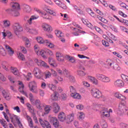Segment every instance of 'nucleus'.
Returning <instances> with one entry per match:
<instances>
[{"mask_svg":"<svg viewBox=\"0 0 128 128\" xmlns=\"http://www.w3.org/2000/svg\"><path fill=\"white\" fill-rule=\"evenodd\" d=\"M16 122L20 128H24V126H22V123L20 122V118L18 117L16 118Z\"/></svg>","mask_w":128,"mask_h":128,"instance_id":"obj_59","label":"nucleus"},{"mask_svg":"<svg viewBox=\"0 0 128 128\" xmlns=\"http://www.w3.org/2000/svg\"><path fill=\"white\" fill-rule=\"evenodd\" d=\"M60 98L62 100H66V98H68V96L66 94H62L60 97Z\"/></svg>","mask_w":128,"mask_h":128,"instance_id":"obj_62","label":"nucleus"},{"mask_svg":"<svg viewBox=\"0 0 128 128\" xmlns=\"http://www.w3.org/2000/svg\"><path fill=\"white\" fill-rule=\"evenodd\" d=\"M74 120V113L68 114L66 116V124H70Z\"/></svg>","mask_w":128,"mask_h":128,"instance_id":"obj_20","label":"nucleus"},{"mask_svg":"<svg viewBox=\"0 0 128 128\" xmlns=\"http://www.w3.org/2000/svg\"><path fill=\"white\" fill-rule=\"evenodd\" d=\"M91 94L95 98H102V92L96 88H93L91 90Z\"/></svg>","mask_w":128,"mask_h":128,"instance_id":"obj_8","label":"nucleus"},{"mask_svg":"<svg viewBox=\"0 0 128 128\" xmlns=\"http://www.w3.org/2000/svg\"><path fill=\"white\" fill-rule=\"evenodd\" d=\"M24 12H27V14H30L32 12V8L28 4H24Z\"/></svg>","mask_w":128,"mask_h":128,"instance_id":"obj_34","label":"nucleus"},{"mask_svg":"<svg viewBox=\"0 0 128 128\" xmlns=\"http://www.w3.org/2000/svg\"><path fill=\"white\" fill-rule=\"evenodd\" d=\"M0 54L2 56H6V50H4V47L2 46H0Z\"/></svg>","mask_w":128,"mask_h":128,"instance_id":"obj_47","label":"nucleus"},{"mask_svg":"<svg viewBox=\"0 0 128 128\" xmlns=\"http://www.w3.org/2000/svg\"><path fill=\"white\" fill-rule=\"evenodd\" d=\"M18 50H20L23 54H28V50H26V48H24V46H20L18 48Z\"/></svg>","mask_w":128,"mask_h":128,"instance_id":"obj_41","label":"nucleus"},{"mask_svg":"<svg viewBox=\"0 0 128 128\" xmlns=\"http://www.w3.org/2000/svg\"><path fill=\"white\" fill-rule=\"evenodd\" d=\"M87 12L90 16H92V18H96V14L90 8H87L86 10Z\"/></svg>","mask_w":128,"mask_h":128,"instance_id":"obj_36","label":"nucleus"},{"mask_svg":"<svg viewBox=\"0 0 128 128\" xmlns=\"http://www.w3.org/2000/svg\"><path fill=\"white\" fill-rule=\"evenodd\" d=\"M112 113V109H109V110L105 109L100 112V116L104 118H110Z\"/></svg>","mask_w":128,"mask_h":128,"instance_id":"obj_14","label":"nucleus"},{"mask_svg":"<svg viewBox=\"0 0 128 128\" xmlns=\"http://www.w3.org/2000/svg\"><path fill=\"white\" fill-rule=\"evenodd\" d=\"M34 48L35 54H36L38 56H42L43 58H48L47 56H54V52L48 48H44L40 50L38 45L36 44Z\"/></svg>","mask_w":128,"mask_h":128,"instance_id":"obj_1","label":"nucleus"},{"mask_svg":"<svg viewBox=\"0 0 128 128\" xmlns=\"http://www.w3.org/2000/svg\"><path fill=\"white\" fill-rule=\"evenodd\" d=\"M36 40L38 42V44H45L47 48H56V45L54 44V43L50 42V41L48 40H44V38L40 36H38L36 38Z\"/></svg>","mask_w":128,"mask_h":128,"instance_id":"obj_3","label":"nucleus"},{"mask_svg":"<svg viewBox=\"0 0 128 128\" xmlns=\"http://www.w3.org/2000/svg\"><path fill=\"white\" fill-rule=\"evenodd\" d=\"M96 77L98 80L102 82H105L106 84H108L112 80L110 77L100 74H96Z\"/></svg>","mask_w":128,"mask_h":128,"instance_id":"obj_6","label":"nucleus"},{"mask_svg":"<svg viewBox=\"0 0 128 128\" xmlns=\"http://www.w3.org/2000/svg\"><path fill=\"white\" fill-rule=\"evenodd\" d=\"M67 58H68V60L72 64H76V58L74 56H66Z\"/></svg>","mask_w":128,"mask_h":128,"instance_id":"obj_44","label":"nucleus"},{"mask_svg":"<svg viewBox=\"0 0 128 128\" xmlns=\"http://www.w3.org/2000/svg\"><path fill=\"white\" fill-rule=\"evenodd\" d=\"M120 126L122 128H128V124L125 123L120 124Z\"/></svg>","mask_w":128,"mask_h":128,"instance_id":"obj_64","label":"nucleus"},{"mask_svg":"<svg viewBox=\"0 0 128 128\" xmlns=\"http://www.w3.org/2000/svg\"><path fill=\"white\" fill-rule=\"evenodd\" d=\"M3 26L4 28H10V21L8 20H3Z\"/></svg>","mask_w":128,"mask_h":128,"instance_id":"obj_38","label":"nucleus"},{"mask_svg":"<svg viewBox=\"0 0 128 128\" xmlns=\"http://www.w3.org/2000/svg\"><path fill=\"white\" fill-rule=\"evenodd\" d=\"M128 110V108L126 104L122 103L119 104L118 106V112L120 114H126Z\"/></svg>","mask_w":128,"mask_h":128,"instance_id":"obj_12","label":"nucleus"},{"mask_svg":"<svg viewBox=\"0 0 128 128\" xmlns=\"http://www.w3.org/2000/svg\"><path fill=\"white\" fill-rule=\"evenodd\" d=\"M39 16L38 15H33L30 18L29 16L26 15L24 16V22H27L28 24L30 26L32 24V20H38Z\"/></svg>","mask_w":128,"mask_h":128,"instance_id":"obj_9","label":"nucleus"},{"mask_svg":"<svg viewBox=\"0 0 128 128\" xmlns=\"http://www.w3.org/2000/svg\"><path fill=\"white\" fill-rule=\"evenodd\" d=\"M52 110L54 114H58L60 112V106L57 103H54L52 106Z\"/></svg>","mask_w":128,"mask_h":128,"instance_id":"obj_27","label":"nucleus"},{"mask_svg":"<svg viewBox=\"0 0 128 128\" xmlns=\"http://www.w3.org/2000/svg\"><path fill=\"white\" fill-rule=\"evenodd\" d=\"M100 126L102 128H108V122L105 121L102 122H100Z\"/></svg>","mask_w":128,"mask_h":128,"instance_id":"obj_51","label":"nucleus"},{"mask_svg":"<svg viewBox=\"0 0 128 128\" xmlns=\"http://www.w3.org/2000/svg\"><path fill=\"white\" fill-rule=\"evenodd\" d=\"M69 90L71 94H74L76 92V86H69Z\"/></svg>","mask_w":128,"mask_h":128,"instance_id":"obj_42","label":"nucleus"},{"mask_svg":"<svg viewBox=\"0 0 128 128\" xmlns=\"http://www.w3.org/2000/svg\"><path fill=\"white\" fill-rule=\"evenodd\" d=\"M42 28L45 32H52V28L48 24L44 23L42 26Z\"/></svg>","mask_w":128,"mask_h":128,"instance_id":"obj_17","label":"nucleus"},{"mask_svg":"<svg viewBox=\"0 0 128 128\" xmlns=\"http://www.w3.org/2000/svg\"><path fill=\"white\" fill-rule=\"evenodd\" d=\"M44 112L42 114V116H44L48 114H50V112L52 110V108L50 105H45L44 107Z\"/></svg>","mask_w":128,"mask_h":128,"instance_id":"obj_18","label":"nucleus"},{"mask_svg":"<svg viewBox=\"0 0 128 128\" xmlns=\"http://www.w3.org/2000/svg\"><path fill=\"white\" fill-rule=\"evenodd\" d=\"M82 126L83 128H90V123H88V122L84 121L82 123Z\"/></svg>","mask_w":128,"mask_h":128,"instance_id":"obj_55","label":"nucleus"},{"mask_svg":"<svg viewBox=\"0 0 128 128\" xmlns=\"http://www.w3.org/2000/svg\"><path fill=\"white\" fill-rule=\"evenodd\" d=\"M48 88L51 90H56V86L52 84H49L48 85Z\"/></svg>","mask_w":128,"mask_h":128,"instance_id":"obj_61","label":"nucleus"},{"mask_svg":"<svg viewBox=\"0 0 128 128\" xmlns=\"http://www.w3.org/2000/svg\"><path fill=\"white\" fill-rule=\"evenodd\" d=\"M54 2L58 6H64V4L60 0H54Z\"/></svg>","mask_w":128,"mask_h":128,"instance_id":"obj_53","label":"nucleus"},{"mask_svg":"<svg viewBox=\"0 0 128 128\" xmlns=\"http://www.w3.org/2000/svg\"><path fill=\"white\" fill-rule=\"evenodd\" d=\"M26 106L29 110L30 112L32 114H36V110L30 105V104L28 103L26 104Z\"/></svg>","mask_w":128,"mask_h":128,"instance_id":"obj_30","label":"nucleus"},{"mask_svg":"<svg viewBox=\"0 0 128 128\" xmlns=\"http://www.w3.org/2000/svg\"><path fill=\"white\" fill-rule=\"evenodd\" d=\"M77 118L79 120H84V113L82 112H78Z\"/></svg>","mask_w":128,"mask_h":128,"instance_id":"obj_31","label":"nucleus"},{"mask_svg":"<svg viewBox=\"0 0 128 128\" xmlns=\"http://www.w3.org/2000/svg\"><path fill=\"white\" fill-rule=\"evenodd\" d=\"M114 17L116 18V20H118L119 22H122V24H126V26H128V20H122L120 21V18H118L116 17V16H114Z\"/></svg>","mask_w":128,"mask_h":128,"instance_id":"obj_52","label":"nucleus"},{"mask_svg":"<svg viewBox=\"0 0 128 128\" xmlns=\"http://www.w3.org/2000/svg\"><path fill=\"white\" fill-rule=\"evenodd\" d=\"M5 12H8V14H11L12 16H16V14L12 12V8L6 9L5 10Z\"/></svg>","mask_w":128,"mask_h":128,"instance_id":"obj_45","label":"nucleus"},{"mask_svg":"<svg viewBox=\"0 0 128 128\" xmlns=\"http://www.w3.org/2000/svg\"><path fill=\"white\" fill-rule=\"evenodd\" d=\"M5 48L6 50H8V52L9 56H12L14 54V50H12V48H10L8 45H6Z\"/></svg>","mask_w":128,"mask_h":128,"instance_id":"obj_33","label":"nucleus"},{"mask_svg":"<svg viewBox=\"0 0 128 128\" xmlns=\"http://www.w3.org/2000/svg\"><path fill=\"white\" fill-rule=\"evenodd\" d=\"M96 18H98V20L102 21V22H104V23L108 22V20H106L104 18L98 15L96 16Z\"/></svg>","mask_w":128,"mask_h":128,"instance_id":"obj_56","label":"nucleus"},{"mask_svg":"<svg viewBox=\"0 0 128 128\" xmlns=\"http://www.w3.org/2000/svg\"><path fill=\"white\" fill-rule=\"evenodd\" d=\"M25 30L26 32H28V34H34L35 36L38 34V30L36 28H31L27 27L25 28Z\"/></svg>","mask_w":128,"mask_h":128,"instance_id":"obj_15","label":"nucleus"},{"mask_svg":"<svg viewBox=\"0 0 128 128\" xmlns=\"http://www.w3.org/2000/svg\"><path fill=\"white\" fill-rule=\"evenodd\" d=\"M6 64H8V63H6V62H5V61L2 62V68L5 70L6 72H8V68H6Z\"/></svg>","mask_w":128,"mask_h":128,"instance_id":"obj_48","label":"nucleus"},{"mask_svg":"<svg viewBox=\"0 0 128 128\" xmlns=\"http://www.w3.org/2000/svg\"><path fill=\"white\" fill-rule=\"evenodd\" d=\"M108 36L110 38L111 40H117L116 37V36L112 35L110 33H108Z\"/></svg>","mask_w":128,"mask_h":128,"instance_id":"obj_60","label":"nucleus"},{"mask_svg":"<svg viewBox=\"0 0 128 128\" xmlns=\"http://www.w3.org/2000/svg\"><path fill=\"white\" fill-rule=\"evenodd\" d=\"M22 10V8L20 7V4L19 3H16V16H19L20 14V10Z\"/></svg>","mask_w":128,"mask_h":128,"instance_id":"obj_37","label":"nucleus"},{"mask_svg":"<svg viewBox=\"0 0 128 128\" xmlns=\"http://www.w3.org/2000/svg\"><path fill=\"white\" fill-rule=\"evenodd\" d=\"M51 70V76H52L54 78H56L58 76V72L54 69H50Z\"/></svg>","mask_w":128,"mask_h":128,"instance_id":"obj_57","label":"nucleus"},{"mask_svg":"<svg viewBox=\"0 0 128 128\" xmlns=\"http://www.w3.org/2000/svg\"><path fill=\"white\" fill-rule=\"evenodd\" d=\"M27 120L28 122V126L30 128H34V122H32V119L28 116H26Z\"/></svg>","mask_w":128,"mask_h":128,"instance_id":"obj_35","label":"nucleus"},{"mask_svg":"<svg viewBox=\"0 0 128 128\" xmlns=\"http://www.w3.org/2000/svg\"><path fill=\"white\" fill-rule=\"evenodd\" d=\"M88 79H89L90 80H91V82H93V84L96 86L98 84V80H97L95 77L92 76H88Z\"/></svg>","mask_w":128,"mask_h":128,"instance_id":"obj_32","label":"nucleus"},{"mask_svg":"<svg viewBox=\"0 0 128 128\" xmlns=\"http://www.w3.org/2000/svg\"><path fill=\"white\" fill-rule=\"evenodd\" d=\"M32 73L35 78L38 80H40L42 76V70L38 68H34Z\"/></svg>","mask_w":128,"mask_h":128,"instance_id":"obj_13","label":"nucleus"},{"mask_svg":"<svg viewBox=\"0 0 128 128\" xmlns=\"http://www.w3.org/2000/svg\"><path fill=\"white\" fill-rule=\"evenodd\" d=\"M76 108L78 110H82L84 108V106L82 104H79L76 106Z\"/></svg>","mask_w":128,"mask_h":128,"instance_id":"obj_58","label":"nucleus"},{"mask_svg":"<svg viewBox=\"0 0 128 128\" xmlns=\"http://www.w3.org/2000/svg\"><path fill=\"white\" fill-rule=\"evenodd\" d=\"M17 86H18V90L23 94V96H25L26 98H28V93L24 90V83L22 81H17L16 82Z\"/></svg>","mask_w":128,"mask_h":128,"instance_id":"obj_7","label":"nucleus"},{"mask_svg":"<svg viewBox=\"0 0 128 128\" xmlns=\"http://www.w3.org/2000/svg\"><path fill=\"white\" fill-rule=\"evenodd\" d=\"M28 87L29 88V90L33 94H38L39 92L40 96H44V92L42 89L38 88V83H36V81L33 80L29 82Z\"/></svg>","mask_w":128,"mask_h":128,"instance_id":"obj_2","label":"nucleus"},{"mask_svg":"<svg viewBox=\"0 0 128 128\" xmlns=\"http://www.w3.org/2000/svg\"><path fill=\"white\" fill-rule=\"evenodd\" d=\"M2 94L6 100H10V96H8V94L6 92V91H2Z\"/></svg>","mask_w":128,"mask_h":128,"instance_id":"obj_43","label":"nucleus"},{"mask_svg":"<svg viewBox=\"0 0 128 128\" xmlns=\"http://www.w3.org/2000/svg\"><path fill=\"white\" fill-rule=\"evenodd\" d=\"M44 74L45 78H52V73L50 71H46Z\"/></svg>","mask_w":128,"mask_h":128,"instance_id":"obj_49","label":"nucleus"},{"mask_svg":"<svg viewBox=\"0 0 128 128\" xmlns=\"http://www.w3.org/2000/svg\"><path fill=\"white\" fill-rule=\"evenodd\" d=\"M96 32H98L99 34H104V32L102 31V29H100V28L98 27V26H95L94 28Z\"/></svg>","mask_w":128,"mask_h":128,"instance_id":"obj_63","label":"nucleus"},{"mask_svg":"<svg viewBox=\"0 0 128 128\" xmlns=\"http://www.w3.org/2000/svg\"><path fill=\"white\" fill-rule=\"evenodd\" d=\"M77 74L79 76H86V72L82 70H78Z\"/></svg>","mask_w":128,"mask_h":128,"instance_id":"obj_46","label":"nucleus"},{"mask_svg":"<svg viewBox=\"0 0 128 128\" xmlns=\"http://www.w3.org/2000/svg\"><path fill=\"white\" fill-rule=\"evenodd\" d=\"M114 96L116 98H118L119 100H126V96L122 94L119 92H116L114 94Z\"/></svg>","mask_w":128,"mask_h":128,"instance_id":"obj_22","label":"nucleus"},{"mask_svg":"<svg viewBox=\"0 0 128 128\" xmlns=\"http://www.w3.org/2000/svg\"><path fill=\"white\" fill-rule=\"evenodd\" d=\"M64 72V76L69 78L70 80L72 82H76V78H74V76H72L70 74V72H68V70H65Z\"/></svg>","mask_w":128,"mask_h":128,"instance_id":"obj_16","label":"nucleus"},{"mask_svg":"<svg viewBox=\"0 0 128 128\" xmlns=\"http://www.w3.org/2000/svg\"><path fill=\"white\" fill-rule=\"evenodd\" d=\"M70 96L72 98H75L76 100H82V96L78 92L71 93L70 94Z\"/></svg>","mask_w":128,"mask_h":128,"instance_id":"obj_26","label":"nucleus"},{"mask_svg":"<svg viewBox=\"0 0 128 128\" xmlns=\"http://www.w3.org/2000/svg\"><path fill=\"white\" fill-rule=\"evenodd\" d=\"M94 12H96L97 14H100V16H103L104 17V13H102V12H100V10L96 8H94Z\"/></svg>","mask_w":128,"mask_h":128,"instance_id":"obj_50","label":"nucleus"},{"mask_svg":"<svg viewBox=\"0 0 128 128\" xmlns=\"http://www.w3.org/2000/svg\"><path fill=\"white\" fill-rule=\"evenodd\" d=\"M46 12H48V14H51L52 16H56V13L54 11L51 10L50 9H46L45 10Z\"/></svg>","mask_w":128,"mask_h":128,"instance_id":"obj_40","label":"nucleus"},{"mask_svg":"<svg viewBox=\"0 0 128 128\" xmlns=\"http://www.w3.org/2000/svg\"><path fill=\"white\" fill-rule=\"evenodd\" d=\"M48 62L49 64H50L51 66H53V68H56V66H58V64L56 62V60L52 57L48 58Z\"/></svg>","mask_w":128,"mask_h":128,"instance_id":"obj_21","label":"nucleus"},{"mask_svg":"<svg viewBox=\"0 0 128 128\" xmlns=\"http://www.w3.org/2000/svg\"><path fill=\"white\" fill-rule=\"evenodd\" d=\"M29 98L32 104H35L38 110H42V106H40V100H34V95L30 93Z\"/></svg>","mask_w":128,"mask_h":128,"instance_id":"obj_5","label":"nucleus"},{"mask_svg":"<svg viewBox=\"0 0 128 128\" xmlns=\"http://www.w3.org/2000/svg\"><path fill=\"white\" fill-rule=\"evenodd\" d=\"M106 64L108 66V68H112L113 70H120V66L118 64L114 62V61L110 60H106Z\"/></svg>","mask_w":128,"mask_h":128,"instance_id":"obj_4","label":"nucleus"},{"mask_svg":"<svg viewBox=\"0 0 128 128\" xmlns=\"http://www.w3.org/2000/svg\"><path fill=\"white\" fill-rule=\"evenodd\" d=\"M58 98H60V94L58 92H54L51 95V100H58Z\"/></svg>","mask_w":128,"mask_h":128,"instance_id":"obj_29","label":"nucleus"},{"mask_svg":"<svg viewBox=\"0 0 128 128\" xmlns=\"http://www.w3.org/2000/svg\"><path fill=\"white\" fill-rule=\"evenodd\" d=\"M121 77L124 82L128 84V76L124 74H122L121 75Z\"/></svg>","mask_w":128,"mask_h":128,"instance_id":"obj_54","label":"nucleus"},{"mask_svg":"<svg viewBox=\"0 0 128 128\" xmlns=\"http://www.w3.org/2000/svg\"><path fill=\"white\" fill-rule=\"evenodd\" d=\"M41 14V16L45 20H52V16H50L48 14V13L42 12Z\"/></svg>","mask_w":128,"mask_h":128,"instance_id":"obj_25","label":"nucleus"},{"mask_svg":"<svg viewBox=\"0 0 128 128\" xmlns=\"http://www.w3.org/2000/svg\"><path fill=\"white\" fill-rule=\"evenodd\" d=\"M39 122L42 126V128H52V126H50V122H48L46 120L44 121L42 119H40Z\"/></svg>","mask_w":128,"mask_h":128,"instance_id":"obj_19","label":"nucleus"},{"mask_svg":"<svg viewBox=\"0 0 128 128\" xmlns=\"http://www.w3.org/2000/svg\"><path fill=\"white\" fill-rule=\"evenodd\" d=\"M49 122L55 128H58L59 126H60V121H58L57 118L54 116H50L49 118Z\"/></svg>","mask_w":128,"mask_h":128,"instance_id":"obj_10","label":"nucleus"},{"mask_svg":"<svg viewBox=\"0 0 128 128\" xmlns=\"http://www.w3.org/2000/svg\"><path fill=\"white\" fill-rule=\"evenodd\" d=\"M34 62L38 66H41L42 68H50V66L44 60H40L38 58H34Z\"/></svg>","mask_w":128,"mask_h":128,"instance_id":"obj_11","label":"nucleus"},{"mask_svg":"<svg viewBox=\"0 0 128 128\" xmlns=\"http://www.w3.org/2000/svg\"><path fill=\"white\" fill-rule=\"evenodd\" d=\"M11 10H12V12L16 14V2H11L10 3Z\"/></svg>","mask_w":128,"mask_h":128,"instance_id":"obj_28","label":"nucleus"},{"mask_svg":"<svg viewBox=\"0 0 128 128\" xmlns=\"http://www.w3.org/2000/svg\"><path fill=\"white\" fill-rule=\"evenodd\" d=\"M55 34H56L58 38H64V34L62 32V31L60 30H55Z\"/></svg>","mask_w":128,"mask_h":128,"instance_id":"obj_39","label":"nucleus"},{"mask_svg":"<svg viewBox=\"0 0 128 128\" xmlns=\"http://www.w3.org/2000/svg\"><path fill=\"white\" fill-rule=\"evenodd\" d=\"M114 84L116 88H122V86H124V84L122 80H118L114 82Z\"/></svg>","mask_w":128,"mask_h":128,"instance_id":"obj_23","label":"nucleus"},{"mask_svg":"<svg viewBox=\"0 0 128 128\" xmlns=\"http://www.w3.org/2000/svg\"><path fill=\"white\" fill-rule=\"evenodd\" d=\"M66 118V114L64 112H60L58 115V118L60 122H64Z\"/></svg>","mask_w":128,"mask_h":128,"instance_id":"obj_24","label":"nucleus"}]
</instances>
